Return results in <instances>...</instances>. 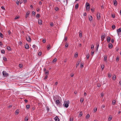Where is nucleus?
Masks as SVG:
<instances>
[{
	"instance_id": "obj_1",
	"label": "nucleus",
	"mask_w": 121,
	"mask_h": 121,
	"mask_svg": "<svg viewBox=\"0 0 121 121\" xmlns=\"http://www.w3.org/2000/svg\"><path fill=\"white\" fill-rule=\"evenodd\" d=\"M69 104V101H65L64 102V103L63 105H64V107L66 108H67L68 107Z\"/></svg>"
},
{
	"instance_id": "obj_2",
	"label": "nucleus",
	"mask_w": 121,
	"mask_h": 121,
	"mask_svg": "<svg viewBox=\"0 0 121 121\" xmlns=\"http://www.w3.org/2000/svg\"><path fill=\"white\" fill-rule=\"evenodd\" d=\"M2 73L3 76L4 77H7L9 76V74L5 71H3Z\"/></svg>"
},
{
	"instance_id": "obj_3",
	"label": "nucleus",
	"mask_w": 121,
	"mask_h": 121,
	"mask_svg": "<svg viewBox=\"0 0 121 121\" xmlns=\"http://www.w3.org/2000/svg\"><path fill=\"white\" fill-rule=\"evenodd\" d=\"M86 9L87 10H89L90 9V4L88 3H86Z\"/></svg>"
},
{
	"instance_id": "obj_4",
	"label": "nucleus",
	"mask_w": 121,
	"mask_h": 121,
	"mask_svg": "<svg viewBox=\"0 0 121 121\" xmlns=\"http://www.w3.org/2000/svg\"><path fill=\"white\" fill-rule=\"evenodd\" d=\"M26 39L29 42H30L31 41V38L29 36H27L26 37Z\"/></svg>"
},
{
	"instance_id": "obj_5",
	"label": "nucleus",
	"mask_w": 121,
	"mask_h": 121,
	"mask_svg": "<svg viewBox=\"0 0 121 121\" xmlns=\"http://www.w3.org/2000/svg\"><path fill=\"white\" fill-rule=\"evenodd\" d=\"M118 36H119L120 35V33L121 32V28H119L117 30Z\"/></svg>"
},
{
	"instance_id": "obj_6",
	"label": "nucleus",
	"mask_w": 121,
	"mask_h": 121,
	"mask_svg": "<svg viewBox=\"0 0 121 121\" xmlns=\"http://www.w3.org/2000/svg\"><path fill=\"white\" fill-rule=\"evenodd\" d=\"M55 103L56 104L57 106L59 105V106L60 104V101L58 99H57Z\"/></svg>"
},
{
	"instance_id": "obj_7",
	"label": "nucleus",
	"mask_w": 121,
	"mask_h": 121,
	"mask_svg": "<svg viewBox=\"0 0 121 121\" xmlns=\"http://www.w3.org/2000/svg\"><path fill=\"white\" fill-rule=\"evenodd\" d=\"M105 37V34H104L101 36V40L102 41H103Z\"/></svg>"
},
{
	"instance_id": "obj_8",
	"label": "nucleus",
	"mask_w": 121,
	"mask_h": 121,
	"mask_svg": "<svg viewBox=\"0 0 121 121\" xmlns=\"http://www.w3.org/2000/svg\"><path fill=\"white\" fill-rule=\"evenodd\" d=\"M30 13V12L29 11H28L26 14V16H25V18H27L28 17V16H29V14Z\"/></svg>"
},
{
	"instance_id": "obj_9",
	"label": "nucleus",
	"mask_w": 121,
	"mask_h": 121,
	"mask_svg": "<svg viewBox=\"0 0 121 121\" xmlns=\"http://www.w3.org/2000/svg\"><path fill=\"white\" fill-rule=\"evenodd\" d=\"M54 119L55 121H59L60 120L58 118V117L57 116H56Z\"/></svg>"
},
{
	"instance_id": "obj_10",
	"label": "nucleus",
	"mask_w": 121,
	"mask_h": 121,
	"mask_svg": "<svg viewBox=\"0 0 121 121\" xmlns=\"http://www.w3.org/2000/svg\"><path fill=\"white\" fill-rule=\"evenodd\" d=\"M97 18L98 20H99L100 18V14L99 13H98L97 14Z\"/></svg>"
},
{
	"instance_id": "obj_11",
	"label": "nucleus",
	"mask_w": 121,
	"mask_h": 121,
	"mask_svg": "<svg viewBox=\"0 0 121 121\" xmlns=\"http://www.w3.org/2000/svg\"><path fill=\"white\" fill-rule=\"evenodd\" d=\"M38 23L39 25H41L42 24V21L41 19L38 20Z\"/></svg>"
},
{
	"instance_id": "obj_12",
	"label": "nucleus",
	"mask_w": 121,
	"mask_h": 121,
	"mask_svg": "<svg viewBox=\"0 0 121 121\" xmlns=\"http://www.w3.org/2000/svg\"><path fill=\"white\" fill-rule=\"evenodd\" d=\"M57 60V59L56 58L53 60V61H52L51 63H52L54 64L55 63V62Z\"/></svg>"
},
{
	"instance_id": "obj_13",
	"label": "nucleus",
	"mask_w": 121,
	"mask_h": 121,
	"mask_svg": "<svg viewBox=\"0 0 121 121\" xmlns=\"http://www.w3.org/2000/svg\"><path fill=\"white\" fill-rule=\"evenodd\" d=\"M107 56H104V60L106 62H107Z\"/></svg>"
},
{
	"instance_id": "obj_14",
	"label": "nucleus",
	"mask_w": 121,
	"mask_h": 121,
	"mask_svg": "<svg viewBox=\"0 0 121 121\" xmlns=\"http://www.w3.org/2000/svg\"><path fill=\"white\" fill-rule=\"evenodd\" d=\"M28 119V115L26 116L25 118V121H27Z\"/></svg>"
},
{
	"instance_id": "obj_15",
	"label": "nucleus",
	"mask_w": 121,
	"mask_h": 121,
	"mask_svg": "<svg viewBox=\"0 0 121 121\" xmlns=\"http://www.w3.org/2000/svg\"><path fill=\"white\" fill-rule=\"evenodd\" d=\"M114 4L115 6H116L117 5V1L116 0H113Z\"/></svg>"
},
{
	"instance_id": "obj_16",
	"label": "nucleus",
	"mask_w": 121,
	"mask_h": 121,
	"mask_svg": "<svg viewBox=\"0 0 121 121\" xmlns=\"http://www.w3.org/2000/svg\"><path fill=\"white\" fill-rule=\"evenodd\" d=\"M47 48L48 50H49L51 48V46L50 44H49L47 46Z\"/></svg>"
},
{
	"instance_id": "obj_17",
	"label": "nucleus",
	"mask_w": 121,
	"mask_h": 121,
	"mask_svg": "<svg viewBox=\"0 0 121 121\" xmlns=\"http://www.w3.org/2000/svg\"><path fill=\"white\" fill-rule=\"evenodd\" d=\"M25 48L26 49H28L29 48V45L27 44H26L25 46Z\"/></svg>"
},
{
	"instance_id": "obj_18",
	"label": "nucleus",
	"mask_w": 121,
	"mask_h": 121,
	"mask_svg": "<svg viewBox=\"0 0 121 121\" xmlns=\"http://www.w3.org/2000/svg\"><path fill=\"white\" fill-rule=\"evenodd\" d=\"M32 47L33 48H34V49L35 50L36 49V48H37V47L35 45H33Z\"/></svg>"
},
{
	"instance_id": "obj_19",
	"label": "nucleus",
	"mask_w": 121,
	"mask_h": 121,
	"mask_svg": "<svg viewBox=\"0 0 121 121\" xmlns=\"http://www.w3.org/2000/svg\"><path fill=\"white\" fill-rule=\"evenodd\" d=\"M112 44L109 43L108 45V47L110 48H112Z\"/></svg>"
},
{
	"instance_id": "obj_20",
	"label": "nucleus",
	"mask_w": 121,
	"mask_h": 121,
	"mask_svg": "<svg viewBox=\"0 0 121 121\" xmlns=\"http://www.w3.org/2000/svg\"><path fill=\"white\" fill-rule=\"evenodd\" d=\"M89 19L90 21H91L92 20V17L91 16L89 17Z\"/></svg>"
},
{
	"instance_id": "obj_21",
	"label": "nucleus",
	"mask_w": 121,
	"mask_h": 121,
	"mask_svg": "<svg viewBox=\"0 0 121 121\" xmlns=\"http://www.w3.org/2000/svg\"><path fill=\"white\" fill-rule=\"evenodd\" d=\"M110 40V38L109 37H108L107 38V41L108 42H109Z\"/></svg>"
},
{
	"instance_id": "obj_22",
	"label": "nucleus",
	"mask_w": 121,
	"mask_h": 121,
	"mask_svg": "<svg viewBox=\"0 0 121 121\" xmlns=\"http://www.w3.org/2000/svg\"><path fill=\"white\" fill-rule=\"evenodd\" d=\"M116 101L115 100H113L112 101V104L113 105H114L116 103Z\"/></svg>"
},
{
	"instance_id": "obj_23",
	"label": "nucleus",
	"mask_w": 121,
	"mask_h": 121,
	"mask_svg": "<svg viewBox=\"0 0 121 121\" xmlns=\"http://www.w3.org/2000/svg\"><path fill=\"white\" fill-rule=\"evenodd\" d=\"M90 117L89 114H88L86 116V119H88Z\"/></svg>"
},
{
	"instance_id": "obj_24",
	"label": "nucleus",
	"mask_w": 121,
	"mask_h": 121,
	"mask_svg": "<svg viewBox=\"0 0 121 121\" xmlns=\"http://www.w3.org/2000/svg\"><path fill=\"white\" fill-rule=\"evenodd\" d=\"M7 49L8 50L10 51H11V48L9 46H7Z\"/></svg>"
},
{
	"instance_id": "obj_25",
	"label": "nucleus",
	"mask_w": 121,
	"mask_h": 121,
	"mask_svg": "<svg viewBox=\"0 0 121 121\" xmlns=\"http://www.w3.org/2000/svg\"><path fill=\"white\" fill-rule=\"evenodd\" d=\"M30 108V105H27L26 106V108L27 109H28Z\"/></svg>"
},
{
	"instance_id": "obj_26",
	"label": "nucleus",
	"mask_w": 121,
	"mask_h": 121,
	"mask_svg": "<svg viewBox=\"0 0 121 121\" xmlns=\"http://www.w3.org/2000/svg\"><path fill=\"white\" fill-rule=\"evenodd\" d=\"M78 4H76L75 5V8L76 9H78Z\"/></svg>"
},
{
	"instance_id": "obj_27",
	"label": "nucleus",
	"mask_w": 121,
	"mask_h": 121,
	"mask_svg": "<svg viewBox=\"0 0 121 121\" xmlns=\"http://www.w3.org/2000/svg\"><path fill=\"white\" fill-rule=\"evenodd\" d=\"M68 0H63V2L64 3L65 2V1H66V5H67V4L68 3Z\"/></svg>"
},
{
	"instance_id": "obj_28",
	"label": "nucleus",
	"mask_w": 121,
	"mask_h": 121,
	"mask_svg": "<svg viewBox=\"0 0 121 121\" xmlns=\"http://www.w3.org/2000/svg\"><path fill=\"white\" fill-rule=\"evenodd\" d=\"M82 33H81L80 32H79V36L80 37V38H82Z\"/></svg>"
},
{
	"instance_id": "obj_29",
	"label": "nucleus",
	"mask_w": 121,
	"mask_h": 121,
	"mask_svg": "<svg viewBox=\"0 0 121 121\" xmlns=\"http://www.w3.org/2000/svg\"><path fill=\"white\" fill-rule=\"evenodd\" d=\"M0 36L1 38H3L4 37V35L2 34L1 33H0Z\"/></svg>"
},
{
	"instance_id": "obj_30",
	"label": "nucleus",
	"mask_w": 121,
	"mask_h": 121,
	"mask_svg": "<svg viewBox=\"0 0 121 121\" xmlns=\"http://www.w3.org/2000/svg\"><path fill=\"white\" fill-rule=\"evenodd\" d=\"M115 26L114 25H113L112 26V28L113 29V30H114L115 28Z\"/></svg>"
},
{
	"instance_id": "obj_31",
	"label": "nucleus",
	"mask_w": 121,
	"mask_h": 121,
	"mask_svg": "<svg viewBox=\"0 0 121 121\" xmlns=\"http://www.w3.org/2000/svg\"><path fill=\"white\" fill-rule=\"evenodd\" d=\"M46 109L48 111V112H49L50 110V108H49L47 106L46 107Z\"/></svg>"
},
{
	"instance_id": "obj_32",
	"label": "nucleus",
	"mask_w": 121,
	"mask_h": 121,
	"mask_svg": "<svg viewBox=\"0 0 121 121\" xmlns=\"http://www.w3.org/2000/svg\"><path fill=\"white\" fill-rule=\"evenodd\" d=\"M73 117H70L69 119V121H73Z\"/></svg>"
},
{
	"instance_id": "obj_33",
	"label": "nucleus",
	"mask_w": 121,
	"mask_h": 121,
	"mask_svg": "<svg viewBox=\"0 0 121 121\" xmlns=\"http://www.w3.org/2000/svg\"><path fill=\"white\" fill-rule=\"evenodd\" d=\"M19 66L20 68H22L23 66L22 64H20L19 65Z\"/></svg>"
},
{
	"instance_id": "obj_34",
	"label": "nucleus",
	"mask_w": 121,
	"mask_h": 121,
	"mask_svg": "<svg viewBox=\"0 0 121 121\" xmlns=\"http://www.w3.org/2000/svg\"><path fill=\"white\" fill-rule=\"evenodd\" d=\"M79 63H80V61H79V62H77L76 63V68H77V67L79 65Z\"/></svg>"
},
{
	"instance_id": "obj_35",
	"label": "nucleus",
	"mask_w": 121,
	"mask_h": 121,
	"mask_svg": "<svg viewBox=\"0 0 121 121\" xmlns=\"http://www.w3.org/2000/svg\"><path fill=\"white\" fill-rule=\"evenodd\" d=\"M45 74L48 75L49 74V71H46L45 72Z\"/></svg>"
},
{
	"instance_id": "obj_36",
	"label": "nucleus",
	"mask_w": 121,
	"mask_h": 121,
	"mask_svg": "<svg viewBox=\"0 0 121 121\" xmlns=\"http://www.w3.org/2000/svg\"><path fill=\"white\" fill-rule=\"evenodd\" d=\"M3 59L5 61H6L7 60V58L5 57H3Z\"/></svg>"
},
{
	"instance_id": "obj_37",
	"label": "nucleus",
	"mask_w": 121,
	"mask_h": 121,
	"mask_svg": "<svg viewBox=\"0 0 121 121\" xmlns=\"http://www.w3.org/2000/svg\"><path fill=\"white\" fill-rule=\"evenodd\" d=\"M104 65H101V68H102V70L104 69Z\"/></svg>"
},
{
	"instance_id": "obj_38",
	"label": "nucleus",
	"mask_w": 121,
	"mask_h": 121,
	"mask_svg": "<svg viewBox=\"0 0 121 121\" xmlns=\"http://www.w3.org/2000/svg\"><path fill=\"white\" fill-rule=\"evenodd\" d=\"M82 115V112H80L79 115L80 117H81Z\"/></svg>"
},
{
	"instance_id": "obj_39",
	"label": "nucleus",
	"mask_w": 121,
	"mask_h": 121,
	"mask_svg": "<svg viewBox=\"0 0 121 121\" xmlns=\"http://www.w3.org/2000/svg\"><path fill=\"white\" fill-rule=\"evenodd\" d=\"M99 46V44H98L97 45V47H96V51H97L98 50V48Z\"/></svg>"
},
{
	"instance_id": "obj_40",
	"label": "nucleus",
	"mask_w": 121,
	"mask_h": 121,
	"mask_svg": "<svg viewBox=\"0 0 121 121\" xmlns=\"http://www.w3.org/2000/svg\"><path fill=\"white\" fill-rule=\"evenodd\" d=\"M86 58L87 59H88L89 57V53H88L86 55Z\"/></svg>"
},
{
	"instance_id": "obj_41",
	"label": "nucleus",
	"mask_w": 121,
	"mask_h": 121,
	"mask_svg": "<svg viewBox=\"0 0 121 121\" xmlns=\"http://www.w3.org/2000/svg\"><path fill=\"white\" fill-rule=\"evenodd\" d=\"M112 117H109L108 119V121H111L112 119Z\"/></svg>"
},
{
	"instance_id": "obj_42",
	"label": "nucleus",
	"mask_w": 121,
	"mask_h": 121,
	"mask_svg": "<svg viewBox=\"0 0 121 121\" xmlns=\"http://www.w3.org/2000/svg\"><path fill=\"white\" fill-rule=\"evenodd\" d=\"M5 52V51L3 49L1 50V53L2 54H4Z\"/></svg>"
},
{
	"instance_id": "obj_43",
	"label": "nucleus",
	"mask_w": 121,
	"mask_h": 121,
	"mask_svg": "<svg viewBox=\"0 0 121 121\" xmlns=\"http://www.w3.org/2000/svg\"><path fill=\"white\" fill-rule=\"evenodd\" d=\"M119 57L118 56H117L116 58V60L117 61H118L119 60Z\"/></svg>"
},
{
	"instance_id": "obj_44",
	"label": "nucleus",
	"mask_w": 121,
	"mask_h": 121,
	"mask_svg": "<svg viewBox=\"0 0 121 121\" xmlns=\"http://www.w3.org/2000/svg\"><path fill=\"white\" fill-rule=\"evenodd\" d=\"M116 76L115 75H114L112 77V79L114 80H115L116 79Z\"/></svg>"
},
{
	"instance_id": "obj_45",
	"label": "nucleus",
	"mask_w": 121,
	"mask_h": 121,
	"mask_svg": "<svg viewBox=\"0 0 121 121\" xmlns=\"http://www.w3.org/2000/svg\"><path fill=\"white\" fill-rule=\"evenodd\" d=\"M15 112L16 114H17L19 113V111L18 110H17L15 111Z\"/></svg>"
},
{
	"instance_id": "obj_46",
	"label": "nucleus",
	"mask_w": 121,
	"mask_h": 121,
	"mask_svg": "<svg viewBox=\"0 0 121 121\" xmlns=\"http://www.w3.org/2000/svg\"><path fill=\"white\" fill-rule=\"evenodd\" d=\"M55 10L56 11H57L58 10H59V8H58L57 7H55Z\"/></svg>"
},
{
	"instance_id": "obj_47",
	"label": "nucleus",
	"mask_w": 121,
	"mask_h": 121,
	"mask_svg": "<svg viewBox=\"0 0 121 121\" xmlns=\"http://www.w3.org/2000/svg\"><path fill=\"white\" fill-rule=\"evenodd\" d=\"M97 108H95L94 109V111L95 112H96L97 110Z\"/></svg>"
},
{
	"instance_id": "obj_48",
	"label": "nucleus",
	"mask_w": 121,
	"mask_h": 121,
	"mask_svg": "<svg viewBox=\"0 0 121 121\" xmlns=\"http://www.w3.org/2000/svg\"><path fill=\"white\" fill-rule=\"evenodd\" d=\"M8 33L9 34V35H10L11 34V32L10 30H9L8 31Z\"/></svg>"
},
{
	"instance_id": "obj_49",
	"label": "nucleus",
	"mask_w": 121,
	"mask_h": 121,
	"mask_svg": "<svg viewBox=\"0 0 121 121\" xmlns=\"http://www.w3.org/2000/svg\"><path fill=\"white\" fill-rule=\"evenodd\" d=\"M80 66H81V68H83V64L82 63L81 64Z\"/></svg>"
},
{
	"instance_id": "obj_50",
	"label": "nucleus",
	"mask_w": 121,
	"mask_h": 121,
	"mask_svg": "<svg viewBox=\"0 0 121 121\" xmlns=\"http://www.w3.org/2000/svg\"><path fill=\"white\" fill-rule=\"evenodd\" d=\"M84 101V99L83 98H81L80 99V102L81 103H82Z\"/></svg>"
},
{
	"instance_id": "obj_51",
	"label": "nucleus",
	"mask_w": 121,
	"mask_h": 121,
	"mask_svg": "<svg viewBox=\"0 0 121 121\" xmlns=\"http://www.w3.org/2000/svg\"><path fill=\"white\" fill-rule=\"evenodd\" d=\"M67 37H65V39H64V41H67Z\"/></svg>"
},
{
	"instance_id": "obj_52",
	"label": "nucleus",
	"mask_w": 121,
	"mask_h": 121,
	"mask_svg": "<svg viewBox=\"0 0 121 121\" xmlns=\"http://www.w3.org/2000/svg\"><path fill=\"white\" fill-rule=\"evenodd\" d=\"M40 15L39 14H37L36 15V17H40Z\"/></svg>"
},
{
	"instance_id": "obj_53",
	"label": "nucleus",
	"mask_w": 121,
	"mask_h": 121,
	"mask_svg": "<svg viewBox=\"0 0 121 121\" xmlns=\"http://www.w3.org/2000/svg\"><path fill=\"white\" fill-rule=\"evenodd\" d=\"M32 15H35V12L33 11L32 12Z\"/></svg>"
},
{
	"instance_id": "obj_54",
	"label": "nucleus",
	"mask_w": 121,
	"mask_h": 121,
	"mask_svg": "<svg viewBox=\"0 0 121 121\" xmlns=\"http://www.w3.org/2000/svg\"><path fill=\"white\" fill-rule=\"evenodd\" d=\"M41 54H42V53L41 52H39L38 54V55L39 56H41Z\"/></svg>"
},
{
	"instance_id": "obj_55",
	"label": "nucleus",
	"mask_w": 121,
	"mask_h": 121,
	"mask_svg": "<svg viewBox=\"0 0 121 121\" xmlns=\"http://www.w3.org/2000/svg\"><path fill=\"white\" fill-rule=\"evenodd\" d=\"M50 26H53V24L52 22H51L50 24Z\"/></svg>"
},
{
	"instance_id": "obj_56",
	"label": "nucleus",
	"mask_w": 121,
	"mask_h": 121,
	"mask_svg": "<svg viewBox=\"0 0 121 121\" xmlns=\"http://www.w3.org/2000/svg\"><path fill=\"white\" fill-rule=\"evenodd\" d=\"M94 53V52L93 51H92L91 52V55L93 56V54Z\"/></svg>"
},
{
	"instance_id": "obj_57",
	"label": "nucleus",
	"mask_w": 121,
	"mask_h": 121,
	"mask_svg": "<svg viewBox=\"0 0 121 121\" xmlns=\"http://www.w3.org/2000/svg\"><path fill=\"white\" fill-rule=\"evenodd\" d=\"M19 18V17L18 16H16L15 17V19H18Z\"/></svg>"
},
{
	"instance_id": "obj_58",
	"label": "nucleus",
	"mask_w": 121,
	"mask_h": 121,
	"mask_svg": "<svg viewBox=\"0 0 121 121\" xmlns=\"http://www.w3.org/2000/svg\"><path fill=\"white\" fill-rule=\"evenodd\" d=\"M101 107L102 108H104V107H105L104 105H102V106H101Z\"/></svg>"
},
{
	"instance_id": "obj_59",
	"label": "nucleus",
	"mask_w": 121,
	"mask_h": 121,
	"mask_svg": "<svg viewBox=\"0 0 121 121\" xmlns=\"http://www.w3.org/2000/svg\"><path fill=\"white\" fill-rule=\"evenodd\" d=\"M104 95V93L103 92H102L101 94V96L103 97Z\"/></svg>"
},
{
	"instance_id": "obj_60",
	"label": "nucleus",
	"mask_w": 121,
	"mask_h": 121,
	"mask_svg": "<svg viewBox=\"0 0 121 121\" xmlns=\"http://www.w3.org/2000/svg\"><path fill=\"white\" fill-rule=\"evenodd\" d=\"M94 48V46L93 45H92L91 46V49H93Z\"/></svg>"
},
{
	"instance_id": "obj_61",
	"label": "nucleus",
	"mask_w": 121,
	"mask_h": 121,
	"mask_svg": "<svg viewBox=\"0 0 121 121\" xmlns=\"http://www.w3.org/2000/svg\"><path fill=\"white\" fill-rule=\"evenodd\" d=\"M111 42L112 43H113L114 42V40L113 39H111Z\"/></svg>"
},
{
	"instance_id": "obj_62",
	"label": "nucleus",
	"mask_w": 121,
	"mask_h": 121,
	"mask_svg": "<svg viewBox=\"0 0 121 121\" xmlns=\"http://www.w3.org/2000/svg\"><path fill=\"white\" fill-rule=\"evenodd\" d=\"M91 10L92 12H93L94 10V9L93 8H91Z\"/></svg>"
},
{
	"instance_id": "obj_63",
	"label": "nucleus",
	"mask_w": 121,
	"mask_h": 121,
	"mask_svg": "<svg viewBox=\"0 0 121 121\" xmlns=\"http://www.w3.org/2000/svg\"><path fill=\"white\" fill-rule=\"evenodd\" d=\"M1 8L2 9H3V10H5V8L3 6H2L1 7Z\"/></svg>"
},
{
	"instance_id": "obj_64",
	"label": "nucleus",
	"mask_w": 121,
	"mask_h": 121,
	"mask_svg": "<svg viewBox=\"0 0 121 121\" xmlns=\"http://www.w3.org/2000/svg\"><path fill=\"white\" fill-rule=\"evenodd\" d=\"M68 43H66L65 44V47H68Z\"/></svg>"
}]
</instances>
